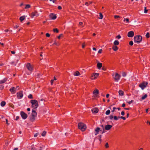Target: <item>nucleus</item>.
<instances>
[{"label": "nucleus", "instance_id": "nucleus-9", "mask_svg": "<svg viewBox=\"0 0 150 150\" xmlns=\"http://www.w3.org/2000/svg\"><path fill=\"white\" fill-rule=\"evenodd\" d=\"M134 35V32L133 31H130L128 33L127 36L129 37H133Z\"/></svg>", "mask_w": 150, "mask_h": 150}, {"label": "nucleus", "instance_id": "nucleus-51", "mask_svg": "<svg viewBox=\"0 0 150 150\" xmlns=\"http://www.w3.org/2000/svg\"><path fill=\"white\" fill-rule=\"evenodd\" d=\"M120 118L123 119L124 120H125L126 119L124 117L121 116L120 117Z\"/></svg>", "mask_w": 150, "mask_h": 150}, {"label": "nucleus", "instance_id": "nucleus-16", "mask_svg": "<svg viewBox=\"0 0 150 150\" xmlns=\"http://www.w3.org/2000/svg\"><path fill=\"white\" fill-rule=\"evenodd\" d=\"M102 63H100L99 62H97V67L99 69H100L102 67Z\"/></svg>", "mask_w": 150, "mask_h": 150}, {"label": "nucleus", "instance_id": "nucleus-38", "mask_svg": "<svg viewBox=\"0 0 150 150\" xmlns=\"http://www.w3.org/2000/svg\"><path fill=\"white\" fill-rule=\"evenodd\" d=\"M133 44V42L132 41H130L129 42V45L131 46H132Z\"/></svg>", "mask_w": 150, "mask_h": 150}, {"label": "nucleus", "instance_id": "nucleus-35", "mask_svg": "<svg viewBox=\"0 0 150 150\" xmlns=\"http://www.w3.org/2000/svg\"><path fill=\"white\" fill-rule=\"evenodd\" d=\"M150 37V36H149V33H147L146 34V38H149Z\"/></svg>", "mask_w": 150, "mask_h": 150}, {"label": "nucleus", "instance_id": "nucleus-62", "mask_svg": "<svg viewBox=\"0 0 150 150\" xmlns=\"http://www.w3.org/2000/svg\"><path fill=\"white\" fill-rule=\"evenodd\" d=\"M18 26H18V25H16V26H14V28H17L18 27Z\"/></svg>", "mask_w": 150, "mask_h": 150}, {"label": "nucleus", "instance_id": "nucleus-17", "mask_svg": "<svg viewBox=\"0 0 150 150\" xmlns=\"http://www.w3.org/2000/svg\"><path fill=\"white\" fill-rule=\"evenodd\" d=\"M37 115V113L36 112L35 110H32V112L31 114V115L33 116H36Z\"/></svg>", "mask_w": 150, "mask_h": 150}, {"label": "nucleus", "instance_id": "nucleus-56", "mask_svg": "<svg viewBox=\"0 0 150 150\" xmlns=\"http://www.w3.org/2000/svg\"><path fill=\"white\" fill-rule=\"evenodd\" d=\"M58 8L60 10L62 9V7L60 6H58Z\"/></svg>", "mask_w": 150, "mask_h": 150}, {"label": "nucleus", "instance_id": "nucleus-18", "mask_svg": "<svg viewBox=\"0 0 150 150\" xmlns=\"http://www.w3.org/2000/svg\"><path fill=\"white\" fill-rule=\"evenodd\" d=\"M93 93L94 95H96L98 94L99 91L97 89H96L95 90L93 91Z\"/></svg>", "mask_w": 150, "mask_h": 150}, {"label": "nucleus", "instance_id": "nucleus-64", "mask_svg": "<svg viewBox=\"0 0 150 150\" xmlns=\"http://www.w3.org/2000/svg\"><path fill=\"white\" fill-rule=\"evenodd\" d=\"M11 53L12 54H14L15 53V52L14 51H11Z\"/></svg>", "mask_w": 150, "mask_h": 150}, {"label": "nucleus", "instance_id": "nucleus-60", "mask_svg": "<svg viewBox=\"0 0 150 150\" xmlns=\"http://www.w3.org/2000/svg\"><path fill=\"white\" fill-rule=\"evenodd\" d=\"M19 118V117L18 116H16V120H18Z\"/></svg>", "mask_w": 150, "mask_h": 150}, {"label": "nucleus", "instance_id": "nucleus-40", "mask_svg": "<svg viewBox=\"0 0 150 150\" xmlns=\"http://www.w3.org/2000/svg\"><path fill=\"white\" fill-rule=\"evenodd\" d=\"M116 38H117L118 39H119L121 38V36L120 35H119L116 36Z\"/></svg>", "mask_w": 150, "mask_h": 150}, {"label": "nucleus", "instance_id": "nucleus-46", "mask_svg": "<svg viewBox=\"0 0 150 150\" xmlns=\"http://www.w3.org/2000/svg\"><path fill=\"white\" fill-rule=\"evenodd\" d=\"M63 35L62 34H60L59 36H58L57 38L59 39H60V37Z\"/></svg>", "mask_w": 150, "mask_h": 150}, {"label": "nucleus", "instance_id": "nucleus-15", "mask_svg": "<svg viewBox=\"0 0 150 150\" xmlns=\"http://www.w3.org/2000/svg\"><path fill=\"white\" fill-rule=\"evenodd\" d=\"M112 127V126L109 125H105V129L106 130H109Z\"/></svg>", "mask_w": 150, "mask_h": 150}, {"label": "nucleus", "instance_id": "nucleus-41", "mask_svg": "<svg viewBox=\"0 0 150 150\" xmlns=\"http://www.w3.org/2000/svg\"><path fill=\"white\" fill-rule=\"evenodd\" d=\"M126 21L127 23L129 22V20L128 18H125L124 21Z\"/></svg>", "mask_w": 150, "mask_h": 150}, {"label": "nucleus", "instance_id": "nucleus-13", "mask_svg": "<svg viewBox=\"0 0 150 150\" xmlns=\"http://www.w3.org/2000/svg\"><path fill=\"white\" fill-rule=\"evenodd\" d=\"M38 15L39 14L37 12L35 11L32 13L31 16L32 18H33L34 16L37 17Z\"/></svg>", "mask_w": 150, "mask_h": 150}, {"label": "nucleus", "instance_id": "nucleus-5", "mask_svg": "<svg viewBox=\"0 0 150 150\" xmlns=\"http://www.w3.org/2000/svg\"><path fill=\"white\" fill-rule=\"evenodd\" d=\"M23 91H21L17 93V97L18 99H21L23 97Z\"/></svg>", "mask_w": 150, "mask_h": 150}, {"label": "nucleus", "instance_id": "nucleus-3", "mask_svg": "<svg viewBox=\"0 0 150 150\" xmlns=\"http://www.w3.org/2000/svg\"><path fill=\"white\" fill-rule=\"evenodd\" d=\"M30 103L32 104L33 107L34 108H37L38 106V102L36 100H32L30 101Z\"/></svg>", "mask_w": 150, "mask_h": 150}, {"label": "nucleus", "instance_id": "nucleus-7", "mask_svg": "<svg viewBox=\"0 0 150 150\" xmlns=\"http://www.w3.org/2000/svg\"><path fill=\"white\" fill-rule=\"evenodd\" d=\"M120 75L117 73L115 74L114 79L116 81H118L120 78Z\"/></svg>", "mask_w": 150, "mask_h": 150}, {"label": "nucleus", "instance_id": "nucleus-20", "mask_svg": "<svg viewBox=\"0 0 150 150\" xmlns=\"http://www.w3.org/2000/svg\"><path fill=\"white\" fill-rule=\"evenodd\" d=\"M35 116H33L32 115H31L30 116V120L32 122H33L35 120Z\"/></svg>", "mask_w": 150, "mask_h": 150}, {"label": "nucleus", "instance_id": "nucleus-54", "mask_svg": "<svg viewBox=\"0 0 150 150\" xmlns=\"http://www.w3.org/2000/svg\"><path fill=\"white\" fill-rule=\"evenodd\" d=\"M38 133H36L35 134H34V137H36L38 136Z\"/></svg>", "mask_w": 150, "mask_h": 150}, {"label": "nucleus", "instance_id": "nucleus-1", "mask_svg": "<svg viewBox=\"0 0 150 150\" xmlns=\"http://www.w3.org/2000/svg\"><path fill=\"white\" fill-rule=\"evenodd\" d=\"M134 40L135 42L139 44L142 41V37L140 35H137L134 37Z\"/></svg>", "mask_w": 150, "mask_h": 150}, {"label": "nucleus", "instance_id": "nucleus-37", "mask_svg": "<svg viewBox=\"0 0 150 150\" xmlns=\"http://www.w3.org/2000/svg\"><path fill=\"white\" fill-rule=\"evenodd\" d=\"M148 10L146 9V7H144V13H146L148 11Z\"/></svg>", "mask_w": 150, "mask_h": 150}, {"label": "nucleus", "instance_id": "nucleus-14", "mask_svg": "<svg viewBox=\"0 0 150 150\" xmlns=\"http://www.w3.org/2000/svg\"><path fill=\"white\" fill-rule=\"evenodd\" d=\"M91 111L93 113H96L98 112V108H95L93 109Z\"/></svg>", "mask_w": 150, "mask_h": 150}, {"label": "nucleus", "instance_id": "nucleus-29", "mask_svg": "<svg viewBox=\"0 0 150 150\" xmlns=\"http://www.w3.org/2000/svg\"><path fill=\"white\" fill-rule=\"evenodd\" d=\"M100 128L99 127H97L96 129L95 130L96 132H98L100 130Z\"/></svg>", "mask_w": 150, "mask_h": 150}, {"label": "nucleus", "instance_id": "nucleus-6", "mask_svg": "<svg viewBox=\"0 0 150 150\" xmlns=\"http://www.w3.org/2000/svg\"><path fill=\"white\" fill-rule=\"evenodd\" d=\"M20 114L24 120L25 119L28 117L27 115L23 111H21Z\"/></svg>", "mask_w": 150, "mask_h": 150}, {"label": "nucleus", "instance_id": "nucleus-21", "mask_svg": "<svg viewBox=\"0 0 150 150\" xmlns=\"http://www.w3.org/2000/svg\"><path fill=\"white\" fill-rule=\"evenodd\" d=\"M80 75V73L78 71H76L74 72V76H79Z\"/></svg>", "mask_w": 150, "mask_h": 150}, {"label": "nucleus", "instance_id": "nucleus-10", "mask_svg": "<svg viewBox=\"0 0 150 150\" xmlns=\"http://www.w3.org/2000/svg\"><path fill=\"white\" fill-rule=\"evenodd\" d=\"M26 67L29 71H32L33 69L30 63H28L27 64Z\"/></svg>", "mask_w": 150, "mask_h": 150}, {"label": "nucleus", "instance_id": "nucleus-31", "mask_svg": "<svg viewBox=\"0 0 150 150\" xmlns=\"http://www.w3.org/2000/svg\"><path fill=\"white\" fill-rule=\"evenodd\" d=\"M46 132L45 131H44L42 133V136L43 137L45 136L46 134Z\"/></svg>", "mask_w": 150, "mask_h": 150}, {"label": "nucleus", "instance_id": "nucleus-34", "mask_svg": "<svg viewBox=\"0 0 150 150\" xmlns=\"http://www.w3.org/2000/svg\"><path fill=\"white\" fill-rule=\"evenodd\" d=\"M53 31L54 32H56L57 33H58L59 32V31L57 28L54 29Z\"/></svg>", "mask_w": 150, "mask_h": 150}, {"label": "nucleus", "instance_id": "nucleus-8", "mask_svg": "<svg viewBox=\"0 0 150 150\" xmlns=\"http://www.w3.org/2000/svg\"><path fill=\"white\" fill-rule=\"evenodd\" d=\"M99 75V73H93L91 75V79H95L97 77H98V76Z\"/></svg>", "mask_w": 150, "mask_h": 150}, {"label": "nucleus", "instance_id": "nucleus-28", "mask_svg": "<svg viewBox=\"0 0 150 150\" xmlns=\"http://www.w3.org/2000/svg\"><path fill=\"white\" fill-rule=\"evenodd\" d=\"M110 110H107L105 112L106 115H109L110 114Z\"/></svg>", "mask_w": 150, "mask_h": 150}, {"label": "nucleus", "instance_id": "nucleus-22", "mask_svg": "<svg viewBox=\"0 0 150 150\" xmlns=\"http://www.w3.org/2000/svg\"><path fill=\"white\" fill-rule=\"evenodd\" d=\"M112 49L115 51H116L118 49V47L116 45H114L112 47Z\"/></svg>", "mask_w": 150, "mask_h": 150}, {"label": "nucleus", "instance_id": "nucleus-32", "mask_svg": "<svg viewBox=\"0 0 150 150\" xmlns=\"http://www.w3.org/2000/svg\"><path fill=\"white\" fill-rule=\"evenodd\" d=\"M122 76L123 77H125L126 76V74L125 72H122Z\"/></svg>", "mask_w": 150, "mask_h": 150}, {"label": "nucleus", "instance_id": "nucleus-2", "mask_svg": "<svg viewBox=\"0 0 150 150\" xmlns=\"http://www.w3.org/2000/svg\"><path fill=\"white\" fill-rule=\"evenodd\" d=\"M78 127L79 129H81L82 131H85L86 128V125L83 123L81 122L78 124Z\"/></svg>", "mask_w": 150, "mask_h": 150}, {"label": "nucleus", "instance_id": "nucleus-11", "mask_svg": "<svg viewBox=\"0 0 150 150\" xmlns=\"http://www.w3.org/2000/svg\"><path fill=\"white\" fill-rule=\"evenodd\" d=\"M49 16L52 20H55L57 18L56 15L53 13H51L49 15Z\"/></svg>", "mask_w": 150, "mask_h": 150}, {"label": "nucleus", "instance_id": "nucleus-36", "mask_svg": "<svg viewBox=\"0 0 150 150\" xmlns=\"http://www.w3.org/2000/svg\"><path fill=\"white\" fill-rule=\"evenodd\" d=\"M28 97L30 99H33V97L32 94H30L28 96Z\"/></svg>", "mask_w": 150, "mask_h": 150}, {"label": "nucleus", "instance_id": "nucleus-48", "mask_svg": "<svg viewBox=\"0 0 150 150\" xmlns=\"http://www.w3.org/2000/svg\"><path fill=\"white\" fill-rule=\"evenodd\" d=\"M47 37H49L50 36V35L48 33H47L46 34Z\"/></svg>", "mask_w": 150, "mask_h": 150}, {"label": "nucleus", "instance_id": "nucleus-30", "mask_svg": "<svg viewBox=\"0 0 150 150\" xmlns=\"http://www.w3.org/2000/svg\"><path fill=\"white\" fill-rule=\"evenodd\" d=\"M99 14L100 17L99 18V19H101L103 18V16L102 14V13H99Z\"/></svg>", "mask_w": 150, "mask_h": 150}, {"label": "nucleus", "instance_id": "nucleus-50", "mask_svg": "<svg viewBox=\"0 0 150 150\" xmlns=\"http://www.w3.org/2000/svg\"><path fill=\"white\" fill-rule=\"evenodd\" d=\"M102 49H100L98 52V53H101L102 52Z\"/></svg>", "mask_w": 150, "mask_h": 150}, {"label": "nucleus", "instance_id": "nucleus-12", "mask_svg": "<svg viewBox=\"0 0 150 150\" xmlns=\"http://www.w3.org/2000/svg\"><path fill=\"white\" fill-rule=\"evenodd\" d=\"M9 90L12 94H14L16 92V88L14 87H12Z\"/></svg>", "mask_w": 150, "mask_h": 150}, {"label": "nucleus", "instance_id": "nucleus-61", "mask_svg": "<svg viewBox=\"0 0 150 150\" xmlns=\"http://www.w3.org/2000/svg\"><path fill=\"white\" fill-rule=\"evenodd\" d=\"M125 103H123L122 105V107H125Z\"/></svg>", "mask_w": 150, "mask_h": 150}, {"label": "nucleus", "instance_id": "nucleus-42", "mask_svg": "<svg viewBox=\"0 0 150 150\" xmlns=\"http://www.w3.org/2000/svg\"><path fill=\"white\" fill-rule=\"evenodd\" d=\"M134 102V100H131V101H127V102L129 104H130L132 103V102Z\"/></svg>", "mask_w": 150, "mask_h": 150}, {"label": "nucleus", "instance_id": "nucleus-23", "mask_svg": "<svg viewBox=\"0 0 150 150\" xmlns=\"http://www.w3.org/2000/svg\"><path fill=\"white\" fill-rule=\"evenodd\" d=\"M25 16H21L20 18V20L21 21H22L25 19Z\"/></svg>", "mask_w": 150, "mask_h": 150}, {"label": "nucleus", "instance_id": "nucleus-49", "mask_svg": "<svg viewBox=\"0 0 150 150\" xmlns=\"http://www.w3.org/2000/svg\"><path fill=\"white\" fill-rule=\"evenodd\" d=\"M121 114L122 115H123V116L125 115V112L123 111H122L121 112Z\"/></svg>", "mask_w": 150, "mask_h": 150}, {"label": "nucleus", "instance_id": "nucleus-19", "mask_svg": "<svg viewBox=\"0 0 150 150\" xmlns=\"http://www.w3.org/2000/svg\"><path fill=\"white\" fill-rule=\"evenodd\" d=\"M7 80V79L6 78H4L2 80L0 81V84H1L5 83Z\"/></svg>", "mask_w": 150, "mask_h": 150}, {"label": "nucleus", "instance_id": "nucleus-33", "mask_svg": "<svg viewBox=\"0 0 150 150\" xmlns=\"http://www.w3.org/2000/svg\"><path fill=\"white\" fill-rule=\"evenodd\" d=\"M30 7V6L29 4H27L26 5V6L25 7V9H27L29 8Z\"/></svg>", "mask_w": 150, "mask_h": 150}, {"label": "nucleus", "instance_id": "nucleus-57", "mask_svg": "<svg viewBox=\"0 0 150 150\" xmlns=\"http://www.w3.org/2000/svg\"><path fill=\"white\" fill-rule=\"evenodd\" d=\"M54 80L53 79H52L51 80V83L52 84L53 83Z\"/></svg>", "mask_w": 150, "mask_h": 150}, {"label": "nucleus", "instance_id": "nucleus-27", "mask_svg": "<svg viewBox=\"0 0 150 150\" xmlns=\"http://www.w3.org/2000/svg\"><path fill=\"white\" fill-rule=\"evenodd\" d=\"M147 96V95L146 94H145L142 97V100H144L145 99Z\"/></svg>", "mask_w": 150, "mask_h": 150}, {"label": "nucleus", "instance_id": "nucleus-26", "mask_svg": "<svg viewBox=\"0 0 150 150\" xmlns=\"http://www.w3.org/2000/svg\"><path fill=\"white\" fill-rule=\"evenodd\" d=\"M6 104V102L5 101H3L1 102V106H4Z\"/></svg>", "mask_w": 150, "mask_h": 150}, {"label": "nucleus", "instance_id": "nucleus-52", "mask_svg": "<svg viewBox=\"0 0 150 150\" xmlns=\"http://www.w3.org/2000/svg\"><path fill=\"white\" fill-rule=\"evenodd\" d=\"M115 109H117V108H115V107H114L113 108V109L112 111V112H115Z\"/></svg>", "mask_w": 150, "mask_h": 150}, {"label": "nucleus", "instance_id": "nucleus-25", "mask_svg": "<svg viewBox=\"0 0 150 150\" xmlns=\"http://www.w3.org/2000/svg\"><path fill=\"white\" fill-rule=\"evenodd\" d=\"M114 45H118L119 44V42L118 40H116L114 42Z\"/></svg>", "mask_w": 150, "mask_h": 150}, {"label": "nucleus", "instance_id": "nucleus-39", "mask_svg": "<svg viewBox=\"0 0 150 150\" xmlns=\"http://www.w3.org/2000/svg\"><path fill=\"white\" fill-rule=\"evenodd\" d=\"M105 146L106 148H108L109 147V145L108 143H106L105 144Z\"/></svg>", "mask_w": 150, "mask_h": 150}, {"label": "nucleus", "instance_id": "nucleus-55", "mask_svg": "<svg viewBox=\"0 0 150 150\" xmlns=\"http://www.w3.org/2000/svg\"><path fill=\"white\" fill-rule=\"evenodd\" d=\"M37 150V149H36L35 148L32 147L31 149V150Z\"/></svg>", "mask_w": 150, "mask_h": 150}, {"label": "nucleus", "instance_id": "nucleus-45", "mask_svg": "<svg viewBox=\"0 0 150 150\" xmlns=\"http://www.w3.org/2000/svg\"><path fill=\"white\" fill-rule=\"evenodd\" d=\"M4 88V86L3 85L0 86V89H2Z\"/></svg>", "mask_w": 150, "mask_h": 150}, {"label": "nucleus", "instance_id": "nucleus-58", "mask_svg": "<svg viewBox=\"0 0 150 150\" xmlns=\"http://www.w3.org/2000/svg\"><path fill=\"white\" fill-rule=\"evenodd\" d=\"M105 129H104V128L103 129V131L102 132V134H103V133H104L105 132Z\"/></svg>", "mask_w": 150, "mask_h": 150}, {"label": "nucleus", "instance_id": "nucleus-53", "mask_svg": "<svg viewBox=\"0 0 150 150\" xmlns=\"http://www.w3.org/2000/svg\"><path fill=\"white\" fill-rule=\"evenodd\" d=\"M98 137H99V140L100 141H101V137H102V136L101 135H100L98 136Z\"/></svg>", "mask_w": 150, "mask_h": 150}, {"label": "nucleus", "instance_id": "nucleus-44", "mask_svg": "<svg viewBox=\"0 0 150 150\" xmlns=\"http://www.w3.org/2000/svg\"><path fill=\"white\" fill-rule=\"evenodd\" d=\"M114 119L116 120H118V118L116 116H115L114 117Z\"/></svg>", "mask_w": 150, "mask_h": 150}, {"label": "nucleus", "instance_id": "nucleus-47", "mask_svg": "<svg viewBox=\"0 0 150 150\" xmlns=\"http://www.w3.org/2000/svg\"><path fill=\"white\" fill-rule=\"evenodd\" d=\"M114 17L115 18H120V16H117V15H115L114 16Z\"/></svg>", "mask_w": 150, "mask_h": 150}, {"label": "nucleus", "instance_id": "nucleus-59", "mask_svg": "<svg viewBox=\"0 0 150 150\" xmlns=\"http://www.w3.org/2000/svg\"><path fill=\"white\" fill-rule=\"evenodd\" d=\"M83 24V23L82 22H80L79 23V25H82Z\"/></svg>", "mask_w": 150, "mask_h": 150}, {"label": "nucleus", "instance_id": "nucleus-24", "mask_svg": "<svg viewBox=\"0 0 150 150\" xmlns=\"http://www.w3.org/2000/svg\"><path fill=\"white\" fill-rule=\"evenodd\" d=\"M119 95L120 96H122L124 94V92L123 91L121 90H120L119 91Z\"/></svg>", "mask_w": 150, "mask_h": 150}, {"label": "nucleus", "instance_id": "nucleus-63", "mask_svg": "<svg viewBox=\"0 0 150 150\" xmlns=\"http://www.w3.org/2000/svg\"><path fill=\"white\" fill-rule=\"evenodd\" d=\"M109 96V94H107L106 95V97L107 98H108Z\"/></svg>", "mask_w": 150, "mask_h": 150}, {"label": "nucleus", "instance_id": "nucleus-4", "mask_svg": "<svg viewBox=\"0 0 150 150\" xmlns=\"http://www.w3.org/2000/svg\"><path fill=\"white\" fill-rule=\"evenodd\" d=\"M148 84V83L147 82H144L139 84V87L141 88L143 90L146 87Z\"/></svg>", "mask_w": 150, "mask_h": 150}, {"label": "nucleus", "instance_id": "nucleus-43", "mask_svg": "<svg viewBox=\"0 0 150 150\" xmlns=\"http://www.w3.org/2000/svg\"><path fill=\"white\" fill-rule=\"evenodd\" d=\"M113 115H110L109 116V117L110 118V120H111L113 118Z\"/></svg>", "mask_w": 150, "mask_h": 150}]
</instances>
